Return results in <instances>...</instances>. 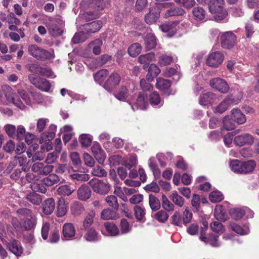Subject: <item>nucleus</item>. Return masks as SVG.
Segmentation results:
<instances>
[{
	"label": "nucleus",
	"mask_w": 259,
	"mask_h": 259,
	"mask_svg": "<svg viewBox=\"0 0 259 259\" xmlns=\"http://www.w3.org/2000/svg\"><path fill=\"white\" fill-rule=\"evenodd\" d=\"M208 5L209 12L216 21H227L225 19L227 16L228 12L224 7V0H212Z\"/></svg>",
	"instance_id": "nucleus-1"
},
{
	"label": "nucleus",
	"mask_w": 259,
	"mask_h": 259,
	"mask_svg": "<svg viewBox=\"0 0 259 259\" xmlns=\"http://www.w3.org/2000/svg\"><path fill=\"white\" fill-rule=\"evenodd\" d=\"M2 90L5 95L6 100L10 103L14 104L15 106L23 110L25 108V105L17 95L14 90L10 86L5 85L2 87Z\"/></svg>",
	"instance_id": "nucleus-2"
},
{
	"label": "nucleus",
	"mask_w": 259,
	"mask_h": 259,
	"mask_svg": "<svg viewBox=\"0 0 259 259\" xmlns=\"http://www.w3.org/2000/svg\"><path fill=\"white\" fill-rule=\"evenodd\" d=\"M49 21L48 29L50 34L54 37L62 35L63 33V27L65 23L62 17L57 16L55 17L51 18Z\"/></svg>",
	"instance_id": "nucleus-3"
},
{
	"label": "nucleus",
	"mask_w": 259,
	"mask_h": 259,
	"mask_svg": "<svg viewBox=\"0 0 259 259\" xmlns=\"http://www.w3.org/2000/svg\"><path fill=\"white\" fill-rule=\"evenodd\" d=\"M28 53L37 60H45L54 58V55L46 50L38 47L36 45L28 47Z\"/></svg>",
	"instance_id": "nucleus-4"
},
{
	"label": "nucleus",
	"mask_w": 259,
	"mask_h": 259,
	"mask_svg": "<svg viewBox=\"0 0 259 259\" xmlns=\"http://www.w3.org/2000/svg\"><path fill=\"white\" fill-rule=\"evenodd\" d=\"M28 79L33 85L41 91L48 92L50 89V83L45 78L34 74H29Z\"/></svg>",
	"instance_id": "nucleus-5"
},
{
	"label": "nucleus",
	"mask_w": 259,
	"mask_h": 259,
	"mask_svg": "<svg viewBox=\"0 0 259 259\" xmlns=\"http://www.w3.org/2000/svg\"><path fill=\"white\" fill-rule=\"evenodd\" d=\"M237 42V37L232 31H226L221 36V44L224 49L232 48Z\"/></svg>",
	"instance_id": "nucleus-6"
},
{
	"label": "nucleus",
	"mask_w": 259,
	"mask_h": 259,
	"mask_svg": "<svg viewBox=\"0 0 259 259\" xmlns=\"http://www.w3.org/2000/svg\"><path fill=\"white\" fill-rule=\"evenodd\" d=\"M54 166L43 162H35L31 166V170L40 177V176H47L53 170Z\"/></svg>",
	"instance_id": "nucleus-7"
},
{
	"label": "nucleus",
	"mask_w": 259,
	"mask_h": 259,
	"mask_svg": "<svg viewBox=\"0 0 259 259\" xmlns=\"http://www.w3.org/2000/svg\"><path fill=\"white\" fill-rule=\"evenodd\" d=\"M121 81L120 75L116 72L112 73L103 84V88L108 92L111 93Z\"/></svg>",
	"instance_id": "nucleus-8"
},
{
	"label": "nucleus",
	"mask_w": 259,
	"mask_h": 259,
	"mask_svg": "<svg viewBox=\"0 0 259 259\" xmlns=\"http://www.w3.org/2000/svg\"><path fill=\"white\" fill-rule=\"evenodd\" d=\"M89 184L95 192L101 194L107 193L110 189V186L108 183H105L96 178L92 179Z\"/></svg>",
	"instance_id": "nucleus-9"
},
{
	"label": "nucleus",
	"mask_w": 259,
	"mask_h": 259,
	"mask_svg": "<svg viewBox=\"0 0 259 259\" xmlns=\"http://www.w3.org/2000/svg\"><path fill=\"white\" fill-rule=\"evenodd\" d=\"M224 56L220 51L210 53L206 60V64L209 66L217 68L223 62Z\"/></svg>",
	"instance_id": "nucleus-10"
},
{
	"label": "nucleus",
	"mask_w": 259,
	"mask_h": 259,
	"mask_svg": "<svg viewBox=\"0 0 259 259\" xmlns=\"http://www.w3.org/2000/svg\"><path fill=\"white\" fill-rule=\"evenodd\" d=\"M240 102L238 98L232 95L228 96L217 107L215 111L219 113L224 112L229 107L238 104Z\"/></svg>",
	"instance_id": "nucleus-11"
},
{
	"label": "nucleus",
	"mask_w": 259,
	"mask_h": 259,
	"mask_svg": "<svg viewBox=\"0 0 259 259\" xmlns=\"http://www.w3.org/2000/svg\"><path fill=\"white\" fill-rule=\"evenodd\" d=\"M177 21H170L165 22L159 26L160 29L163 32L167 33V35L169 37L174 36L180 28V25Z\"/></svg>",
	"instance_id": "nucleus-12"
},
{
	"label": "nucleus",
	"mask_w": 259,
	"mask_h": 259,
	"mask_svg": "<svg viewBox=\"0 0 259 259\" xmlns=\"http://www.w3.org/2000/svg\"><path fill=\"white\" fill-rule=\"evenodd\" d=\"M210 85L222 93H226L229 90L227 82L221 78H215L210 80Z\"/></svg>",
	"instance_id": "nucleus-13"
},
{
	"label": "nucleus",
	"mask_w": 259,
	"mask_h": 259,
	"mask_svg": "<svg viewBox=\"0 0 259 259\" xmlns=\"http://www.w3.org/2000/svg\"><path fill=\"white\" fill-rule=\"evenodd\" d=\"M148 106V96L145 92L139 93L136 101L134 105H132V108L134 111L138 109L143 110Z\"/></svg>",
	"instance_id": "nucleus-14"
},
{
	"label": "nucleus",
	"mask_w": 259,
	"mask_h": 259,
	"mask_svg": "<svg viewBox=\"0 0 259 259\" xmlns=\"http://www.w3.org/2000/svg\"><path fill=\"white\" fill-rule=\"evenodd\" d=\"M254 138L250 134H244L235 137L234 139V143L240 147L244 145H251L254 142Z\"/></svg>",
	"instance_id": "nucleus-15"
},
{
	"label": "nucleus",
	"mask_w": 259,
	"mask_h": 259,
	"mask_svg": "<svg viewBox=\"0 0 259 259\" xmlns=\"http://www.w3.org/2000/svg\"><path fill=\"white\" fill-rule=\"evenodd\" d=\"M38 148V145L37 144H33L31 146H30L29 148L27 151V154L29 158L32 157V161H35L36 160H42L45 156V151L41 149L40 151L36 152V150H37Z\"/></svg>",
	"instance_id": "nucleus-16"
},
{
	"label": "nucleus",
	"mask_w": 259,
	"mask_h": 259,
	"mask_svg": "<svg viewBox=\"0 0 259 259\" xmlns=\"http://www.w3.org/2000/svg\"><path fill=\"white\" fill-rule=\"evenodd\" d=\"M93 154L97 161L101 164H103L106 159V153L102 149L98 143H95L91 148Z\"/></svg>",
	"instance_id": "nucleus-17"
},
{
	"label": "nucleus",
	"mask_w": 259,
	"mask_h": 259,
	"mask_svg": "<svg viewBox=\"0 0 259 259\" xmlns=\"http://www.w3.org/2000/svg\"><path fill=\"white\" fill-rule=\"evenodd\" d=\"M160 10L158 8H150L149 13L145 16V21L147 24H153L158 20Z\"/></svg>",
	"instance_id": "nucleus-18"
},
{
	"label": "nucleus",
	"mask_w": 259,
	"mask_h": 259,
	"mask_svg": "<svg viewBox=\"0 0 259 259\" xmlns=\"http://www.w3.org/2000/svg\"><path fill=\"white\" fill-rule=\"evenodd\" d=\"M110 58V56L107 55H104L98 58L92 59L91 60L88 61L89 63L91 62L93 64L90 63H87V64L90 66V68H96L104 65Z\"/></svg>",
	"instance_id": "nucleus-19"
},
{
	"label": "nucleus",
	"mask_w": 259,
	"mask_h": 259,
	"mask_svg": "<svg viewBox=\"0 0 259 259\" xmlns=\"http://www.w3.org/2000/svg\"><path fill=\"white\" fill-rule=\"evenodd\" d=\"M91 193L90 187L87 184H84L77 190V196L79 200L85 201L90 198Z\"/></svg>",
	"instance_id": "nucleus-20"
},
{
	"label": "nucleus",
	"mask_w": 259,
	"mask_h": 259,
	"mask_svg": "<svg viewBox=\"0 0 259 259\" xmlns=\"http://www.w3.org/2000/svg\"><path fill=\"white\" fill-rule=\"evenodd\" d=\"M180 68L179 66L174 67L166 68L163 71V75L166 77H171L175 76L174 79L178 81L181 78Z\"/></svg>",
	"instance_id": "nucleus-21"
},
{
	"label": "nucleus",
	"mask_w": 259,
	"mask_h": 259,
	"mask_svg": "<svg viewBox=\"0 0 259 259\" xmlns=\"http://www.w3.org/2000/svg\"><path fill=\"white\" fill-rule=\"evenodd\" d=\"M215 95L210 92L203 94L200 96L199 103L201 105L206 106L212 103L216 100Z\"/></svg>",
	"instance_id": "nucleus-22"
},
{
	"label": "nucleus",
	"mask_w": 259,
	"mask_h": 259,
	"mask_svg": "<svg viewBox=\"0 0 259 259\" xmlns=\"http://www.w3.org/2000/svg\"><path fill=\"white\" fill-rule=\"evenodd\" d=\"M170 86L171 82L169 80L161 77H159L157 79V82L156 84V88L165 94H166L167 96L170 94L168 91Z\"/></svg>",
	"instance_id": "nucleus-23"
},
{
	"label": "nucleus",
	"mask_w": 259,
	"mask_h": 259,
	"mask_svg": "<svg viewBox=\"0 0 259 259\" xmlns=\"http://www.w3.org/2000/svg\"><path fill=\"white\" fill-rule=\"evenodd\" d=\"M55 203L53 198H49L45 200L42 204V212L46 215L51 214L55 209Z\"/></svg>",
	"instance_id": "nucleus-24"
},
{
	"label": "nucleus",
	"mask_w": 259,
	"mask_h": 259,
	"mask_svg": "<svg viewBox=\"0 0 259 259\" xmlns=\"http://www.w3.org/2000/svg\"><path fill=\"white\" fill-rule=\"evenodd\" d=\"M102 26L101 21H95L91 23L84 24L83 25V29L88 33H95L98 31Z\"/></svg>",
	"instance_id": "nucleus-25"
},
{
	"label": "nucleus",
	"mask_w": 259,
	"mask_h": 259,
	"mask_svg": "<svg viewBox=\"0 0 259 259\" xmlns=\"http://www.w3.org/2000/svg\"><path fill=\"white\" fill-rule=\"evenodd\" d=\"M231 119L239 124L245 123L246 120L245 115L239 109L236 108L231 111Z\"/></svg>",
	"instance_id": "nucleus-26"
},
{
	"label": "nucleus",
	"mask_w": 259,
	"mask_h": 259,
	"mask_svg": "<svg viewBox=\"0 0 259 259\" xmlns=\"http://www.w3.org/2000/svg\"><path fill=\"white\" fill-rule=\"evenodd\" d=\"M63 237L68 240L73 237L75 234V229L74 225L71 223H65L64 224L62 229Z\"/></svg>",
	"instance_id": "nucleus-27"
},
{
	"label": "nucleus",
	"mask_w": 259,
	"mask_h": 259,
	"mask_svg": "<svg viewBox=\"0 0 259 259\" xmlns=\"http://www.w3.org/2000/svg\"><path fill=\"white\" fill-rule=\"evenodd\" d=\"M57 126L55 124H51L47 131L44 132L41 134L40 141L45 140H52L55 135Z\"/></svg>",
	"instance_id": "nucleus-28"
},
{
	"label": "nucleus",
	"mask_w": 259,
	"mask_h": 259,
	"mask_svg": "<svg viewBox=\"0 0 259 259\" xmlns=\"http://www.w3.org/2000/svg\"><path fill=\"white\" fill-rule=\"evenodd\" d=\"M23 229L30 230L34 228L36 224V219L34 215L27 218L22 219Z\"/></svg>",
	"instance_id": "nucleus-29"
},
{
	"label": "nucleus",
	"mask_w": 259,
	"mask_h": 259,
	"mask_svg": "<svg viewBox=\"0 0 259 259\" xmlns=\"http://www.w3.org/2000/svg\"><path fill=\"white\" fill-rule=\"evenodd\" d=\"M9 250L17 256H20L23 252L21 243L18 240H14L9 244Z\"/></svg>",
	"instance_id": "nucleus-30"
},
{
	"label": "nucleus",
	"mask_w": 259,
	"mask_h": 259,
	"mask_svg": "<svg viewBox=\"0 0 259 259\" xmlns=\"http://www.w3.org/2000/svg\"><path fill=\"white\" fill-rule=\"evenodd\" d=\"M241 170L240 174H248L252 172L256 166L255 162L253 160H248L246 162L242 161Z\"/></svg>",
	"instance_id": "nucleus-31"
},
{
	"label": "nucleus",
	"mask_w": 259,
	"mask_h": 259,
	"mask_svg": "<svg viewBox=\"0 0 259 259\" xmlns=\"http://www.w3.org/2000/svg\"><path fill=\"white\" fill-rule=\"evenodd\" d=\"M229 227L233 231L241 235H247L249 232V229L247 226H244L243 228H242L235 223H231Z\"/></svg>",
	"instance_id": "nucleus-32"
},
{
	"label": "nucleus",
	"mask_w": 259,
	"mask_h": 259,
	"mask_svg": "<svg viewBox=\"0 0 259 259\" xmlns=\"http://www.w3.org/2000/svg\"><path fill=\"white\" fill-rule=\"evenodd\" d=\"M155 54L153 52H150L144 55H140L138 58V61L140 64H144V68L145 69L146 65L149 64L153 60Z\"/></svg>",
	"instance_id": "nucleus-33"
},
{
	"label": "nucleus",
	"mask_w": 259,
	"mask_h": 259,
	"mask_svg": "<svg viewBox=\"0 0 259 259\" xmlns=\"http://www.w3.org/2000/svg\"><path fill=\"white\" fill-rule=\"evenodd\" d=\"M145 47L147 50H150L156 45L155 36L151 33H148L144 38Z\"/></svg>",
	"instance_id": "nucleus-34"
},
{
	"label": "nucleus",
	"mask_w": 259,
	"mask_h": 259,
	"mask_svg": "<svg viewBox=\"0 0 259 259\" xmlns=\"http://www.w3.org/2000/svg\"><path fill=\"white\" fill-rule=\"evenodd\" d=\"M114 96L119 101H126L128 96V90L125 86H121L119 88Z\"/></svg>",
	"instance_id": "nucleus-35"
},
{
	"label": "nucleus",
	"mask_w": 259,
	"mask_h": 259,
	"mask_svg": "<svg viewBox=\"0 0 259 259\" xmlns=\"http://www.w3.org/2000/svg\"><path fill=\"white\" fill-rule=\"evenodd\" d=\"M149 101L151 105L156 108H159L163 105L159 95L156 92H153L150 95Z\"/></svg>",
	"instance_id": "nucleus-36"
},
{
	"label": "nucleus",
	"mask_w": 259,
	"mask_h": 259,
	"mask_svg": "<svg viewBox=\"0 0 259 259\" xmlns=\"http://www.w3.org/2000/svg\"><path fill=\"white\" fill-rule=\"evenodd\" d=\"M75 189L69 185H65L60 186L57 189L58 194L62 196H66L70 195Z\"/></svg>",
	"instance_id": "nucleus-37"
},
{
	"label": "nucleus",
	"mask_w": 259,
	"mask_h": 259,
	"mask_svg": "<svg viewBox=\"0 0 259 259\" xmlns=\"http://www.w3.org/2000/svg\"><path fill=\"white\" fill-rule=\"evenodd\" d=\"M67 212V206L63 198L59 199L57 204V215L58 217H62L66 214Z\"/></svg>",
	"instance_id": "nucleus-38"
},
{
	"label": "nucleus",
	"mask_w": 259,
	"mask_h": 259,
	"mask_svg": "<svg viewBox=\"0 0 259 259\" xmlns=\"http://www.w3.org/2000/svg\"><path fill=\"white\" fill-rule=\"evenodd\" d=\"M101 217L104 220H115L118 218L117 213L109 208L103 210Z\"/></svg>",
	"instance_id": "nucleus-39"
},
{
	"label": "nucleus",
	"mask_w": 259,
	"mask_h": 259,
	"mask_svg": "<svg viewBox=\"0 0 259 259\" xmlns=\"http://www.w3.org/2000/svg\"><path fill=\"white\" fill-rule=\"evenodd\" d=\"M26 199L34 205H39L42 201L41 196L34 192L27 194L26 196Z\"/></svg>",
	"instance_id": "nucleus-40"
},
{
	"label": "nucleus",
	"mask_w": 259,
	"mask_h": 259,
	"mask_svg": "<svg viewBox=\"0 0 259 259\" xmlns=\"http://www.w3.org/2000/svg\"><path fill=\"white\" fill-rule=\"evenodd\" d=\"M185 11L181 8H171L167 10L165 13L166 18L172 16H182L185 14Z\"/></svg>",
	"instance_id": "nucleus-41"
},
{
	"label": "nucleus",
	"mask_w": 259,
	"mask_h": 259,
	"mask_svg": "<svg viewBox=\"0 0 259 259\" xmlns=\"http://www.w3.org/2000/svg\"><path fill=\"white\" fill-rule=\"evenodd\" d=\"M60 181L59 177L56 174L50 175L48 177L44 178L42 183L47 186H51L57 184Z\"/></svg>",
	"instance_id": "nucleus-42"
},
{
	"label": "nucleus",
	"mask_w": 259,
	"mask_h": 259,
	"mask_svg": "<svg viewBox=\"0 0 259 259\" xmlns=\"http://www.w3.org/2000/svg\"><path fill=\"white\" fill-rule=\"evenodd\" d=\"M106 231L110 236H115L119 234L117 227L113 223L106 222L104 224Z\"/></svg>",
	"instance_id": "nucleus-43"
},
{
	"label": "nucleus",
	"mask_w": 259,
	"mask_h": 259,
	"mask_svg": "<svg viewBox=\"0 0 259 259\" xmlns=\"http://www.w3.org/2000/svg\"><path fill=\"white\" fill-rule=\"evenodd\" d=\"M142 47L139 43H134L128 48V53L132 57H136L141 52Z\"/></svg>",
	"instance_id": "nucleus-44"
},
{
	"label": "nucleus",
	"mask_w": 259,
	"mask_h": 259,
	"mask_svg": "<svg viewBox=\"0 0 259 259\" xmlns=\"http://www.w3.org/2000/svg\"><path fill=\"white\" fill-rule=\"evenodd\" d=\"M230 214L233 219L235 220H240L245 214V207L232 209L230 211Z\"/></svg>",
	"instance_id": "nucleus-45"
},
{
	"label": "nucleus",
	"mask_w": 259,
	"mask_h": 259,
	"mask_svg": "<svg viewBox=\"0 0 259 259\" xmlns=\"http://www.w3.org/2000/svg\"><path fill=\"white\" fill-rule=\"evenodd\" d=\"M108 74V71L107 69H101L94 75V79L100 84L103 83Z\"/></svg>",
	"instance_id": "nucleus-46"
},
{
	"label": "nucleus",
	"mask_w": 259,
	"mask_h": 259,
	"mask_svg": "<svg viewBox=\"0 0 259 259\" xmlns=\"http://www.w3.org/2000/svg\"><path fill=\"white\" fill-rule=\"evenodd\" d=\"M149 203L152 210L156 211L160 207V202L154 195L150 194L149 196Z\"/></svg>",
	"instance_id": "nucleus-47"
},
{
	"label": "nucleus",
	"mask_w": 259,
	"mask_h": 259,
	"mask_svg": "<svg viewBox=\"0 0 259 259\" xmlns=\"http://www.w3.org/2000/svg\"><path fill=\"white\" fill-rule=\"evenodd\" d=\"M192 12L195 18L197 20L201 21L204 20L205 18V11L201 7H198L194 8Z\"/></svg>",
	"instance_id": "nucleus-48"
},
{
	"label": "nucleus",
	"mask_w": 259,
	"mask_h": 259,
	"mask_svg": "<svg viewBox=\"0 0 259 259\" xmlns=\"http://www.w3.org/2000/svg\"><path fill=\"white\" fill-rule=\"evenodd\" d=\"M85 239L88 241L95 242L100 240L97 232L93 229H90L84 236Z\"/></svg>",
	"instance_id": "nucleus-49"
},
{
	"label": "nucleus",
	"mask_w": 259,
	"mask_h": 259,
	"mask_svg": "<svg viewBox=\"0 0 259 259\" xmlns=\"http://www.w3.org/2000/svg\"><path fill=\"white\" fill-rule=\"evenodd\" d=\"M95 216V212L90 211L83 222V229H87L90 228L93 223V219Z\"/></svg>",
	"instance_id": "nucleus-50"
},
{
	"label": "nucleus",
	"mask_w": 259,
	"mask_h": 259,
	"mask_svg": "<svg viewBox=\"0 0 259 259\" xmlns=\"http://www.w3.org/2000/svg\"><path fill=\"white\" fill-rule=\"evenodd\" d=\"M170 223L171 224L182 228L183 222L180 213L179 211H176L171 217Z\"/></svg>",
	"instance_id": "nucleus-51"
},
{
	"label": "nucleus",
	"mask_w": 259,
	"mask_h": 259,
	"mask_svg": "<svg viewBox=\"0 0 259 259\" xmlns=\"http://www.w3.org/2000/svg\"><path fill=\"white\" fill-rule=\"evenodd\" d=\"M170 199L177 206L181 207L184 204V199L179 195L177 192H174L170 196Z\"/></svg>",
	"instance_id": "nucleus-52"
},
{
	"label": "nucleus",
	"mask_w": 259,
	"mask_h": 259,
	"mask_svg": "<svg viewBox=\"0 0 259 259\" xmlns=\"http://www.w3.org/2000/svg\"><path fill=\"white\" fill-rule=\"evenodd\" d=\"M93 137L91 135L83 134L80 136L79 140L83 147H89L91 145Z\"/></svg>",
	"instance_id": "nucleus-53"
},
{
	"label": "nucleus",
	"mask_w": 259,
	"mask_h": 259,
	"mask_svg": "<svg viewBox=\"0 0 259 259\" xmlns=\"http://www.w3.org/2000/svg\"><path fill=\"white\" fill-rule=\"evenodd\" d=\"M209 198L211 202L216 203L221 201L224 199V196L221 192L214 191L209 194Z\"/></svg>",
	"instance_id": "nucleus-54"
},
{
	"label": "nucleus",
	"mask_w": 259,
	"mask_h": 259,
	"mask_svg": "<svg viewBox=\"0 0 259 259\" xmlns=\"http://www.w3.org/2000/svg\"><path fill=\"white\" fill-rule=\"evenodd\" d=\"M17 159L19 165L22 167V170L25 172L28 171L29 170V166L28 164L26 157L24 156H17Z\"/></svg>",
	"instance_id": "nucleus-55"
},
{
	"label": "nucleus",
	"mask_w": 259,
	"mask_h": 259,
	"mask_svg": "<svg viewBox=\"0 0 259 259\" xmlns=\"http://www.w3.org/2000/svg\"><path fill=\"white\" fill-rule=\"evenodd\" d=\"M134 213L136 219L139 221L145 220V210L143 208L139 205H136L134 208Z\"/></svg>",
	"instance_id": "nucleus-56"
},
{
	"label": "nucleus",
	"mask_w": 259,
	"mask_h": 259,
	"mask_svg": "<svg viewBox=\"0 0 259 259\" xmlns=\"http://www.w3.org/2000/svg\"><path fill=\"white\" fill-rule=\"evenodd\" d=\"M242 161L237 159L232 160L230 162V167L231 170L237 174L240 173L241 170Z\"/></svg>",
	"instance_id": "nucleus-57"
},
{
	"label": "nucleus",
	"mask_w": 259,
	"mask_h": 259,
	"mask_svg": "<svg viewBox=\"0 0 259 259\" xmlns=\"http://www.w3.org/2000/svg\"><path fill=\"white\" fill-rule=\"evenodd\" d=\"M84 210L83 205L78 202H74L71 206L72 213L75 215H79Z\"/></svg>",
	"instance_id": "nucleus-58"
},
{
	"label": "nucleus",
	"mask_w": 259,
	"mask_h": 259,
	"mask_svg": "<svg viewBox=\"0 0 259 259\" xmlns=\"http://www.w3.org/2000/svg\"><path fill=\"white\" fill-rule=\"evenodd\" d=\"M214 215L215 218L218 221H222L225 220V212L223 207L222 205H217L214 210Z\"/></svg>",
	"instance_id": "nucleus-59"
},
{
	"label": "nucleus",
	"mask_w": 259,
	"mask_h": 259,
	"mask_svg": "<svg viewBox=\"0 0 259 259\" xmlns=\"http://www.w3.org/2000/svg\"><path fill=\"white\" fill-rule=\"evenodd\" d=\"M49 122V120L48 118H39L37 121L36 132L38 133L42 132Z\"/></svg>",
	"instance_id": "nucleus-60"
},
{
	"label": "nucleus",
	"mask_w": 259,
	"mask_h": 259,
	"mask_svg": "<svg viewBox=\"0 0 259 259\" xmlns=\"http://www.w3.org/2000/svg\"><path fill=\"white\" fill-rule=\"evenodd\" d=\"M162 205L163 208L167 211H172L174 209L175 206L167 199L165 195L162 196Z\"/></svg>",
	"instance_id": "nucleus-61"
},
{
	"label": "nucleus",
	"mask_w": 259,
	"mask_h": 259,
	"mask_svg": "<svg viewBox=\"0 0 259 259\" xmlns=\"http://www.w3.org/2000/svg\"><path fill=\"white\" fill-rule=\"evenodd\" d=\"M107 203L115 210H118L119 204L117 197L114 195H110L106 198Z\"/></svg>",
	"instance_id": "nucleus-62"
},
{
	"label": "nucleus",
	"mask_w": 259,
	"mask_h": 259,
	"mask_svg": "<svg viewBox=\"0 0 259 259\" xmlns=\"http://www.w3.org/2000/svg\"><path fill=\"white\" fill-rule=\"evenodd\" d=\"M172 62V58L167 55H162L160 56L158 63L160 66H166L169 65Z\"/></svg>",
	"instance_id": "nucleus-63"
},
{
	"label": "nucleus",
	"mask_w": 259,
	"mask_h": 259,
	"mask_svg": "<svg viewBox=\"0 0 259 259\" xmlns=\"http://www.w3.org/2000/svg\"><path fill=\"white\" fill-rule=\"evenodd\" d=\"M230 13L235 17H240L244 15V12L242 10V7L233 6L230 8Z\"/></svg>",
	"instance_id": "nucleus-64"
}]
</instances>
